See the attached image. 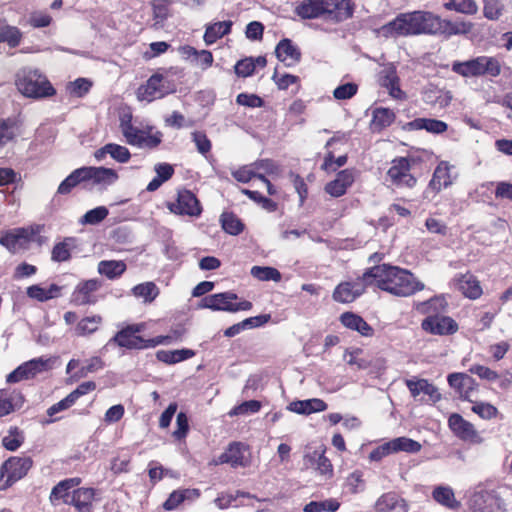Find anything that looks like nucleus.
Listing matches in <instances>:
<instances>
[{
	"label": "nucleus",
	"instance_id": "obj_46",
	"mask_svg": "<svg viewBox=\"0 0 512 512\" xmlns=\"http://www.w3.org/2000/svg\"><path fill=\"white\" fill-rule=\"evenodd\" d=\"M448 11H456L466 15H474L478 11V5L475 0H448L443 4Z\"/></svg>",
	"mask_w": 512,
	"mask_h": 512
},
{
	"label": "nucleus",
	"instance_id": "obj_61",
	"mask_svg": "<svg viewBox=\"0 0 512 512\" xmlns=\"http://www.w3.org/2000/svg\"><path fill=\"white\" fill-rule=\"evenodd\" d=\"M192 140L196 145L197 151L206 155L211 151L212 143L210 139L207 137L206 133L203 131H195L192 133Z\"/></svg>",
	"mask_w": 512,
	"mask_h": 512
},
{
	"label": "nucleus",
	"instance_id": "obj_36",
	"mask_svg": "<svg viewBox=\"0 0 512 512\" xmlns=\"http://www.w3.org/2000/svg\"><path fill=\"white\" fill-rule=\"evenodd\" d=\"M423 99L427 104H430L432 106L446 108L451 103L452 95L449 91H443L441 89L433 87L424 91Z\"/></svg>",
	"mask_w": 512,
	"mask_h": 512
},
{
	"label": "nucleus",
	"instance_id": "obj_56",
	"mask_svg": "<svg viewBox=\"0 0 512 512\" xmlns=\"http://www.w3.org/2000/svg\"><path fill=\"white\" fill-rule=\"evenodd\" d=\"M109 211L105 206H99L87 211L82 217V223L96 225L102 222L108 215Z\"/></svg>",
	"mask_w": 512,
	"mask_h": 512
},
{
	"label": "nucleus",
	"instance_id": "obj_39",
	"mask_svg": "<svg viewBox=\"0 0 512 512\" xmlns=\"http://www.w3.org/2000/svg\"><path fill=\"white\" fill-rule=\"evenodd\" d=\"M222 229L233 236H237L244 231L245 225L242 220L233 212H223L220 216Z\"/></svg>",
	"mask_w": 512,
	"mask_h": 512
},
{
	"label": "nucleus",
	"instance_id": "obj_42",
	"mask_svg": "<svg viewBox=\"0 0 512 512\" xmlns=\"http://www.w3.org/2000/svg\"><path fill=\"white\" fill-rule=\"evenodd\" d=\"M433 499L439 504L450 508L457 509L460 503L455 499L452 488L448 486H437L432 493Z\"/></svg>",
	"mask_w": 512,
	"mask_h": 512
},
{
	"label": "nucleus",
	"instance_id": "obj_48",
	"mask_svg": "<svg viewBox=\"0 0 512 512\" xmlns=\"http://www.w3.org/2000/svg\"><path fill=\"white\" fill-rule=\"evenodd\" d=\"M17 121L13 118H0V147L16 137Z\"/></svg>",
	"mask_w": 512,
	"mask_h": 512
},
{
	"label": "nucleus",
	"instance_id": "obj_2",
	"mask_svg": "<svg viewBox=\"0 0 512 512\" xmlns=\"http://www.w3.org/2000/svg\"><path fill=\"white\" fill-rule=\"evenodd\" d=\"M355 4L352 0H302L294 13L303 20L325 19L340 23L352 18Z\"/></svg>",
	"mask_w": 512,
	"mask_h": 512
},
{
	"label": "nucleus",
	"instance_id": "obj_25",
	"mask_svg": "<svg viewBox=\"0 0 512 512\" xmlns=\"http://www.w3.org/2000/svg\"><path fill=\"white\" fill-rule=\"evenodd\" d=\"M81 482L80 478H69L60 481L56 486L53 487L50 494V502L56 506L62 501L65 504H70L71 494L70 490L78 486Z\"/></svg>",
	"mask_w": 512,
	"mask_h": 512
},
{
	"label": "nucleus",
	"instance_id": "obj_17",
	"mask_svg": "<svg viewBox=\"0 0 512 512\" xmlns=\"http://www.w3.org/2000/svg\"><path fill=\"white\" fill-rule=\"evenodd\" d=\"M448 425L451 431L459 439L472 443L480 442L481 438L474 428V425L465 420L460 414L453 413L448 419Z\"/></svg>",
	"mask_w": 512,
	"mask_h": 512
},
{
	"label": "nucleus",
	"instance_id": "obj_12",
	"mask_svg": "<svg viewBox=\"0 0 512 512\" xmlns=\"http://www.w3.org/2000/svg\"><path fill=\"white\" fill-rule=\"evenodd\" d=\"M168 209L176 215L199 217L202 213V206L196 195L190 190L178 191L176 202L168 203Z\"/></svg>",
	"mask_w": 512,
	"mask_h": 512
},
{
	"label": "nucleus",
	"instance_id": "obj_7",
	"mask_svg": "<svg viewBox=\"0 0 512 512\" xmlns=\"http://www.w3.org/2000/svg\"><path fill=\"white\" fill-rule=\"evenodd\" d=\"M501 63L496 57L478 56L473 59L452 64V71L462 77H498L501 74Z\"/></svg>",
	"mask_w": 512,
	"mask_h": 512
},
{
	"label": "nucleus",
	"instance_id": "obj_51",
	"mask_svg": "<svg viewBox=\"0 0 512 512\" xmlns=\"http://www.w3.org/2000/svg\"><path fill=\"white\" fill-rule=\"evenodd\" d=\"M162 138L163 134L160 131H156L154 134H151L149 131L144 130L143 135H141L140 138H137L131 146L152 150L161 144Z\"/></svg>",
	"mask_w": 512,
	"mask_h": 512
},
{
	"label": "nucleus",
	"instance_id": "obj_40",
	"mask_svg": "<svg viewBox=\"0 0 512 512\" xmlns=\"http://www.w3.org/2000/svg\"><path fill=\"white\" fill-rule=\"evenodd\" d=\"M131 291L136 298L142 299L144 303H152L160 294L158 286L152 281L140 283Z\"/></svg>",
	"mask_w": 512,
	"mask_h": 512
},
{
	"label": "nucleus",
	"instance_id": "obj_53",
	"mask_svg": "<svg viewBox=\"0 0 512 512\" xmlns=\"http://www.w3.org/2000/svg\"><path fill=\"white\" fill-rule=\"evenodd\" d=\"M52 358H34L30 361L25 362L28 374L31 378L35 377L37 374L48 371L52 368L53 365Z\"/></svg>",
	"mask_w": 512,
	"mask_h": 512
},
{
	"label": "nucleus",
	"instance_id": "obj_26",
	"mask_svg": "<svg viewBox=\"0 0 512 512\" xmlns=\"http://www.w3.org/2000/svg\"><path fill=\"white\" fill-rule=\"evenodd\" d=\"M353 182V174L347 169L342 170L337 174L334 180L325 185V192L332 197H341L346 193Z\"/></svg>",
	"mask_w": 512,
	"mask_h": 512
},
{
	"label": "nucleus",
	"instance_id": "obj_23",
	"mask_svg": "<svg viewBox=\"0 0 512 512\" xmlns=\"http://www.w3.org/2000/svg\"><path fill=\"white\" fill-rule=\"evenodd\" d=\"M375 509L378 512L408 511L405 500L396 492H387L381 495L375 502Z\"/></svg>",
	"mask_w": 512,
	"mask_h": 512
},
{
	"label": "nucleus",
	"instance_id": "obj_38",
	"mask_svg": "<svg viewBox=\"0 0 512 512\" xmlns=\"http://www.w3.org/2000/svg\"><path fill=\"white\" fill-rule=\"evenodd\" d=\"M195 352L191 349H178V350H159L156 353V358L166 364H176L181 361L192 358Z\"/></svg>",
	"mask_w": 512,
	"mask_h": 512
},
{
	"label": "nucleus",
	"instance_id": "obj_45",
	"mask_svg": "<svg viewBox=\"0 0 512 512\" xmlns=\"http://www.w3.org/2000/svg\"><path fill=\"white\" fill-rule=\"evenodd\" d=\"M422 329L434 335H450L458 330L457 322H421Z\"/></svg>",
	"mask_w": 512,
	"mask_h": 512
},
{
	"label": "nucleus",
	"instance_id": "obj_49",
	"mask_svg": "<svg viewBox=\"0 0 512 512\" xmlns=\"http://www.w3.org/2000/svg\"><path fill=\"white\" fill-rule=\"evenodd\" d=\"M24 434L18 427H10L2 438V445L9 451H16L24 442Z\"/></svg>",
	"mask_w": 512,
	"mask_h": 512
},
{
	"label": "nucleus",
	"instance_id": "obj_52",
	"mask_svg": "<svg viewBox=\"0 0 512 512\" xmlns=\"http://www.w3.org/2000/svg\"><path fill=\"white\" fill-rule=\"evenodd\" d=\"M251 275L260 281H275L279 282L282 278L281 273L274 267L253 266L251 268Z\"/></svg>",
	"mask_w": 512,
	"mask_h": 512
},
{
	"label": "nucleus",
	"instance_id": "obj_22",
	"mask_svg": "<svg viewBox=\"0 0 512 512\" xmlns=\"http://www.w3.org/2000/svg\"><path fill=\"white\" fill-rule=\"evenodd\" d=\"M245 450L246 447L242 443L234 442L229 445L214 463L216 465L227 463L232 467H244L247 465V460L244 456Z\"/></svg>",
	"mask_w": 512,
	"mask_h": 512
},
{
	"label": "nucleus",
	"instance_id": "obj_6",
	"mask_svg": "<svg viewBox=\"0 0 512 512\" xmlns=\"http://www.w3.org/2000/svg\"><path fill=\"white\" fill-rule=\"evenodd\" d=\"M422 163L423 159L419 155L409 154L405 157H396L391 161L387 178L396 187L413 188L417 183V178L411 173V170L419 167Z\"/></svg>",
	"mask_w": 512,
	"mask_h": 512
},
{
	"label": "nucleus",
	"instance_id": "obj_37",
	"mask_svg": "<svg viewBox=\"0 0 512 512\" xmlns=\"http://www.w3.org/2000/svg\"><path fill=\"white\" fill-rule=\"evenodd\" d=\"M94 498V489L92 488H79L73 490L71 495L70 505L76 507L81 512L89 511L92 500Z\"/></svg>",
	"mask_w": 512,
	"mask_h": 512
},
{
	"label": "nucleus",
	"instance_id": "obj_58",
	"mask_svg": "<svg viewBox=\"0 0 512 512\" xmlns=\"http://www.w3.org/2000/svg\"><path fill=\"white\" fill-rule=\"evenodd\" d=\"M234 71L237 76L246 78L250 77L255 72V63H253V57H246L236 62Z\"/></svg>",
	"mask_w": 512,
	"mask_h": 512
},
{
	"label": "nucleus",
	"instance_id": "obj_10",
	"mask_svg": "<svg viewBox=\"0 0 512 512\" xmlns=\"http://www.w3.org/2000/svg\"><path fill=\"white\" fill-rule=\"evenodd\" d=\"M371 280L366 278V271L355 280L340 282L332 293V298L338 303H351L362 296Z\"/></svg>",
	"mask_w": 512,
	"mask_h": 512
},
{
	"label": "nucleus",
	"instance_id": "obj_13",
	"mask_svg": "<svg viewBox=\"0 0 512 512\" xmlns=\"http://www.w3.org/2000/svg\"><path fill=\"white\" fill-rule=\"evenodd\" d=\"M448 302L444 295H436L426 301L415 304L418 314L424 316V320H452L446 316Z\"/></svg>",
	"mask_w": 512,
	"mask_h": 512
},
{
	"label": "nucleus",
	"instance_id": "obj_11",
	"mask_svg": "<svg viewBox=\"0 0 512 512\" xmlns=\"http://www.w3.org/2000/svg\"><path fill=\"white\" fill-rule=\"evenodd\" d=\"M383 30L396 36L418 35V10L400 13L384 25Z\"/></svg>",
	"mask_w": 512,
	"mask_h": 512
},
{
	"label": "nucleus",
	"instance_id": "obj_29",
	"mask_svg": "<svg viewBox=\"0 0 512 512\" xmlns=\"http://www.w3.org/2000/svg\"><path fill=\"white\" fill-rule=\"evenodd\" d=\"M396 119V114L389 108L379 107L372 112L370 129L373 132H381L389 127Z\"/></svg>",
	"mask_w": 512,
	"mask_h": 512
},
{
	"label": "nucleus",
	"instance_id": "obj_28",
	"mask_svg": "<svg viewBox=\"0 0 512 512\" xmlns=\"http://www.w3.org/2000/svg\"><path fill=\"white\" fill-rule=\"evenodd\" d=\"M406 385L413 397H417L423 393L429 396L430 400L433 402H436L441 398L437 388L426 379H410L406 381Z\"/></svg>",
	"mask_w": 512,
	"mask_h": 512
},
{
	"label": "nucleus",
	"instance_id": "obj_35",
	"mask_svg": "<svg viewBox=\"0 0 512 512\" xmlns=\"http://www.w3.org/2000/svg\"><path fill=\"white\" fill-rule=\"evenodd\" d=\"M86 183L83 167L73 170L58 186L57 194L68 195L79 185Z\"/></svg>",
	"mask_w": 512,
	"mask_h": 512
},
{
	"label": "nucleus",
	"instance_id": "obj_21",
	"mask_svg": "<svg viewBox=\"0 0 512 512\" xmlns=\"http://www.w3.org/2000/svg\"><path fill=\"white\" fill-rule=\"evenodd\" d=\"M83 170L86 182L92 181L96 185L108 186L118 179L117 172L111 168L84 166Z\"/></svg>",
	"mask_w": 512,
	"mask_h": 512
},
{
	"label": "nucleus",
	"instance_id": "obj_33",
	"mask_svg": "<svg viewBox=\"0 0 512 512\" xmlns=\"http://www.w3.org/2000/svg\"><path fill=\"white\" fill-rule=\"evenodd\" d=\"M23 33L16 27L9 25L5 19L0 18V43H6L10 48L20 45Z\"/></svg>",
	"mask_w": 512,
	"mask_h": 512
},
{
	"label": "nucleus",
	"instance_id": "obj_57",
	"mask_svg": "<svg viewBox=\"0 0 512 512\" xmlns=\"http://www.w3.org/2000/svg\"><path fill=\"white\" fill-rule=\"evenodd\" d=\"M106 150L108 154L116 161L120 163H127L131 158V153L125 146H121L115 143L106 144Z\"/></svg>",
	"mask_w": 512,
	"mask_h": 512
},
{
	"label": "nucleus",
	"instance_id": "obj_1",
	"mask_svg": "<svg viewBox=\"0 0 512 512\" xmlns=\"http://www.w3.org/2000/svg\"><path fill=\"white\" fill-rule=\"evenodd\" d=\"M366 278L372 286L399 297H408L425 288L423 282L409 270L381 264L366 269Z\"/></svg>",
	"mask_w": 512,
	"mask_h": 512
},
{
	"label": "nucleus",
	"instance_id": "obj_50",
	"mask_svg": "<svg viewBox=\"0 0 512 512\" xmlns=\"http://www.w3.org/2000/svg\"><path fill=\"white\" fill-rule=\"evenodd\" d=\"M28 239L25 229H19L17 232H7L0 237V244L7 248L10 252H16L20 247L19 241Z\"/></svg>",
	"mask_w": 512,
	"mask_h": 512
},
{
	"label": "nucleus",
	"instance_id": "obj_9",
	"mask_svg": "<svg viewBox=\"0 0 512 512\" xmlns=\"http://www.w3.org/2000/svg\"><path fill=\"white\" fill-rule=\"evenodd\" d=\"M175 92V87L162 74H152L145 84L137 89V98L140 101L152 102L161 99L166 95Z\"/></svg>",
	"mask_w": 512,
	"mask_h": 512
},
{
	"label": "nucleus",
	"instance_id": "obj_62",
	"mask_svg": "<svg viewBox=\"0 0 512 512\" xmlns=\"http://www.w3.org/2000/svg\"><path fill=\"white\" fill-rule=\"evenodd\" d=\"M272 80L276 84L279 90H286L289 86L299 83L300 79L296 75L283 74L279 75L277 69H275Z\"/></svg>",
	"mask_w": 512,
	"mask_h": 512
},
{
	"label": "nucleus",
	"instance_id": "obj_31",
	"mask_svg": "<svg viewBox=\"0 0 512 512\" xmlns=\"http://www.w3.org/2000/svg\"><path fill=\"white\" fill-rule=\"evenodd\" d=\"M233 22L230 20L211 23L206 26L203 39L207 45H212L231 32Z\"/></svg>",
	"mask_w": 512,
	"mask_h": 512
},
{
	"label": "nucleus",
	"instance_id": "obj_63",
	"mask_svg": "<svg viewBox=\"0 0 512 512\" xmlns=\"http://www.w3.org/2000/svg\"><path fill=\"white\" fill-rule=\"evenodd\" d=\"M358 91V86L355 83H345L339 85L333 91V96L338 100H346L352 98Z\"/></svg>",
	"mask_w": 512,
	"mask_h": 512
},
{
	"label": "nucleus",
	"instance_id": "obj_4",
	"mask_svg": "<svg viewBox=\"0 0 512 512\" xmlns=\"http://www.w3.org/2000/svg\"><path fill=\"white\" fill-rule=\"evenodd\" d=\"M142 329V324L128 325L117 332L115 336L110 339L109 343L114 342L119 347H124L127 349H145L153 348L161 344H169L173 340L180 339L184 334V329L179 325V328L174 330L172 335L157 336L151 339H144L138 335Z\"/></svg>",
	"mask_w": 512,
	"mask_h": 512
},
{
	"label": "nucleus",
	"instance_id": "obj_5",
	"mask_svg": "<svg viewBox=\"0 0 512 512\" xmlns=\"http://www.w3.org/2000/svg\"><path fill=\"white\" fill-rule=\"evenodd\" d=\"M15 84L19 92L28 98H48L56 94L48 78L38 69H21L16 75Z\"/></svg>",
	"mask_w": 512,
	"mask_h": 512
},
{
	"label": "nucleus",
	"instance_id": "obj_27",
	"mask_svg": "<svg viewBox=\"0 0 512 512\" xmlns=\"http://www.w3.org/2000/svg\"><path fill=\"white\" fill-rule=\"evenodd\" d=\"M410 131L425 130L431 134H442L447 131L448 124L442 120L432 118H415L406 124Z\"/></svg>",
	"mask_w": 512,
	"mask_h": 512
},
{
	"label": "nucleus",
	"instance_id": "obj_19",
	"mask_svg": "<svg viewBox=\"0 0 512 512\" xmlns=\"http://www.w3.org/2000/svg\"><path fill=\"white\" fill-rule=\"evenodd\" d=\"M275 54L277 59L287 67L298 64L302 56L300 49L288 38L279 41L275 48Z\"/></svg>",
	"mask_w": 512,
	"mask_h": 512
},
{
	"label": "nucleus",
	"instance_id": "obj_18",
	"mask_svg": "<svg viewBox=\"0 0 512 512\" xmlns=\"http://www.w3.org/2000/svg\"><path fill=\"white\" fill-rule=\"evenodd\" d=\"M451 166L447 161H441L436 166L432 178L428 183V189L433 193L438 194L442 189H445L453 184V177L451 175Z\"/></svg>",
	"mask_w": 512,
	"mask_h": 512
},
{
	"label": "nucleus",
	"instance_id": "obj_41",
	"mask_svg": "<svg viewBox=\"0 0 512 512\" xmlns=\"http://www.w3.org/2000/svg\"><path fill=\"white\" fill-rule=\"evenodd\" d=\"M23 403V397L19 393L0 391V417L8 415Z\"/></svg>",
	"mask_w": 512,
	"mask_h": 512
},
{
	"label": "nucleus",
	"instance_id": "obj_54",
	"mask_svg": "<svg viewBox=\"0 0 512 512\" xmlns=\"http://www.w3.org/2000/svg\"><path fill=\"white\" fill-rule=\"evenodd\" d=\"M504 11L500 0H484L483 14L489 20H497Z\"/></svg>",
	"mask_w": 512,
	"mask_h": 512
},
{
	"label": "nucleus",
	"instance_id": "obj_44",
	"mask_svg": "<svg viewBox=\"0 0 512 512\" xmlns=\"http://www.w3.org/2000/svg\"><path fill=\"white\" fill-rule=\"evenodd\" d=\"M75 247V238L67 237L54 245L51 258L55 262H65L71 258V249Z\"/></svg>",
	"mask_w": 512,
	"mask_h": 512
},
{
	"label": "nucleus",
	"instance_id": "obj_34",
	"mask_svg": "<svg viewBox=\"0 0 512 512\" xmlns=\"http://www.w3.org/2000/svg\"><path fill=\"white\" fill-rule=\"evenodd\" d=\"M62 288L57 284H50L49 287H42L41 285H32L27 288V295L40 302H45L50 299L58 298L61 295Z\"/></svg>",
	"mask_w": 512,
	"mask_h": 512
},
{
	"label": "nucleus",
	"instance_id": "obj_55",
	"mask_svg": "<svg viewBox=\"0 0 512 512\" xmlns=\"http://www.w3.org/2000/svg\"><path fill=\"white\" fill-rule=\"evenodd\" d=\"M261 408V403L257 400H249L245 401L237 406H235L233 409L230 410L228 413L229 416H239V415H246V414H253L257 413Z\"/></svg>",
	"mask_w": 512,
	"mask_h": 512
},
{
	"label": "nucleus",
	"instance_id": "obj_20",
	"mask_svg": "<svg viewBox=\"0 0 512 512\" xmlns=\"http://www.w3.org/2000/svg\"><path fill=\"white\" fill-rule=\"evenodd\" d=\"M472 512H500L498 499L487 491L476 492L469 501Z\"/></svg>",
	"mask_w": 512,
	"mask_h": 512
},
{
	"label": "nucleus",
	"instance_id": "obj_14",
	"mask_svg": "<svg viewBox=\"0 0 512 512\" xmlns=\"http://www.w3.org/2000/svg\"><path fill=\"white\" fill-rule=\"evenodd\" d=\"M32 467V460L29 457H10L0 468L1 478L7 477L5 486L23 478Z\"/></svg>",
	"mask_w": 512,
	"mask_h": 512
},
{
	"label": "nucleus",
	"instance_id": "obj_8",
	"mask_svg": "<svg viewBox=\"0 0 512 512\" xmlns=\"http://www.w3.org/2000/svg\"><path fill=\"white\" fill-rule=\"evenodd\" d=\"M202 306L215 311L238 312L248 311L253 305L248 300H241L233 292H222L205 296Z\"/></svg>",
	"mask_w": 512,
	"mask_h": 512
},
{
	"label": "nucleus",
	"instance_id": "obj_64",
	"mask_svg": "<svg viewBox=\"0 0 512 512\" xmlns=\"http://www.w3.org/2000/svg\"><path fill=\"white\" fill-rule=\"evenodd\" d=\"M256 175V170L252 164L239 167L232 172L233 178L241 183L250 182Z\"/></svg>",
	"mask_w": 512,
	"mask_h": 512
},
{
	"label": "nucleus",
	"instance_id": "obj_16",
	"mask_svg": "<svg viewBox=\"0 0 512 512\" xmlns=\"http://www.w3.org/2000/svg\"><path fill=\"white\" fill-rule=\"evenodd\" d=\"M102 286L103 281L97 278L79 282L72 294L73 301L79 305L95 304Z\"/></svg>",
	"mask_w": 512,
	"mask_h": 512
},
{
	"label": "nucleus",
	"instance_id": "obj_3",
	"mask_svg": "<svg viewBox=\"0 0 512 512\" xmlns=\"http://www.w3.org/2000/svg\"><path fill=\"white\" fill-rule=\"evenodd\" d=\"M473 24L466 21L442 19L430 11L418 10V35H434L449 38L453 35L468 34Z\"/></svg>",
	"mask_w": 512,
	"mask_h": 512
},
{
	"label": "nucleus",
	"instance_id": "obj_32",
	"mask_svg": "<svg viewBox=\"0 0 512 512\" xmlns=\"http://www.w3.org/2000/svg\"><path fill=\"white\" fill-rule=\"evenodd\" d=\"M324 449H316L312 453L306 454L304 459L323 476L330 478L333 475V466L331 461L324 455Z\"/></svg>",
	"mask_w": 512,
	"mask_h": 512
},
{
	"label": "nucleus",
	"instance_id": "obj_59",
	"mask_svg": "<svg viewBox=\"0 0 512 512\" xmlns=\"http://www.w3.org/2000/svg\"><path fill=\"white\" fill-rule=\"evenodd\" d=\"M236 103L249 108H261L265 104L260 96L244 92L237 95Z\"/></svg>",
	"mask_w": 512,
	"mask_h": 512
},
{
	"label": "nucleus",
	"instance_id": "obj_43",
	"mask_svg": "<svg viewBox=\"0 0 512 512\" xmlns=\"http://www.w3.org/2000/svg\"><path fill=\"white\" fill-rule=\"evenodd\" d=\"M126 271V264L123 261L103 260L98 264V272L108 279H116Z\"/></svg>",
	"mask_w": 512,
	"mask_h": 512
},
{
	"label": "nucleus",
	"instance_id": "obj_60",
	"mask_svg": "<svg viewBox=\"0 0 512 512\" xmlns=\"http://www.w3.org/2000/svg\"><path fill=\"white\" fill-rule=\"evenodd\" d=\"M448 383L459 393L465 386L473 384V378L464 373H452L448 376Z\"/></svg>",
	"mask_w": 512,
	"mask_h": 512
},
{
	"label": "nucleus",
	"instance_id": "obj_15",
	"mask_svg": "<svg viewBox=\"0 0 512 512\" xmlns=\"http://www.w3.org/2000/svg\"><path fill=\"white\" fill-rule=\"evenodd\" d=\"M452 285L464 297L470 300H477L483 295L480 281L470 271L456 274L452 278Z\"/></svg>",
	"mask_w": 512,
	"mask_h": 512
},
{
	"label": "nucleus",
	"instance_id": "obj_30",
	"mask_svg": "<svg viewBox=\"0 0 512 512\" xmlns=\"http://www.w3.org/2000/svg\"><path fill=\"white\" fill-rule=\"evenodd\" d=\"M288 409L297 414L309 415L314 412H321L327 409V404L319 398L293 401Z\"/></svg>",
	"mask_w": 512,
	"mask_h": 512
},
{
	"label": "nucleus",
	"instance_id": "obj_47",
	"mask_svg": "<svg viewBox=\"0 0 512 512\" xmlns=\"http://www.w3.org/2000/svg\"><path fill=\"white\" fill-rule=\"evenodd\" d=\"M393 453L407 452L417 453L421 450V444L408 437H397L389 441Z\"/></svg>",
	"mask_w": 512,
	"mask_h": 512
},
{
	"label": "nucleus",
	"instance_id": "obj_24",
	"mask_svg": "<svg viewBox=\"0 0 512 512\" xmlns=\"http://www.w3.org/2000/svg\"><path fill=\"white\" fill-rule=\"evenodd\" d=\"M379 83L381 87L388 90L392 98L402 100L406 97L405 93L400 88V79L395 68L383 70L379 77Z\"/></svg>",
	"mask_w": 512,
	"mask_h": 512
}]
</instances>
